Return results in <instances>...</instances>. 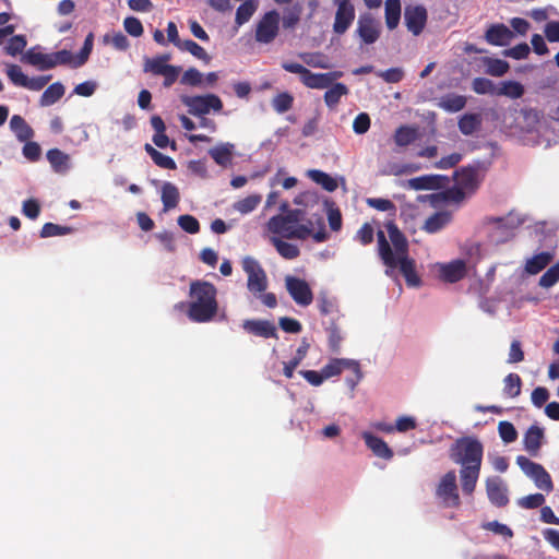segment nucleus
Returning <instances> with one entry per match:
<instances>
[{
	"mask_svg": "<svg viewBox=\"0 0 559 559\" xmlns=\"http://www.w3.org/2000/svg\"><path fill=\"white\" fill-rule=\"evenodd\" d=\"M416 135L417 131L415 128L403 126L396 130L394 141L399 146H406L416 139Z\"/></svg>",
	"mask_w": 559,
	"mask_h": 559,
	"instance_id": "603ef678",
	"label": "nucleus"
},
{
	"mask_svg": "<svg viewBox=\"0 0 559 559\" xmlns=\"http://www.w3.org/2000/svg\"><path fill=\"white\" fill-rule=\"evenodd\" d=\"M235 145L225 142L219 143L212 148L209 150L210 156L215 160V163L222 167H227L231 164L234 157Z\"/></svg>",
	"mask_w": 559,
	"mask_h": 559,
	"instance_id": "a878e982",
	"label": "nucleus"
},
{
	"mask_svg": "<svg viewBox=\"0 0 559 559\" xmlns=\"http://www.w3.org/2000/svg\"><path fill=\"white\" fill-rule=\"evenodd\" d=\"M516 464L520 466L522 472L534 481L538 489L547 492L552 490L550 475L540 464L535 463L523 455L516 457Z\"/></svg>",
	"mask_w": 559,
	"mask_h": 559,
	"instance_id": "0eeeda50",
	"label": "nucleus"
},
{
	"mask_svg": "<svg viewBox=\"0 0 559 559\" xmlns=\"http://www.w3.org/2000/svg\"><path fill=\"white\" fill-rule=\"evenodd\" d=\"M181 102L189 108V112L194 116L207 115L211 111H221L223 103L215 94L200 96H182Z\"/></svg>",
	"mask_w": 559,
	"mask_h": 559,
	"instance_id": "6e6552de",
	"label": "nucleus"
},
{
	"mask_svg": "<svg viewBox=\"0 0 559 559\" xmlns=\"http://www.w3.org/2000/svg\"><path fill=\"white\" fill-rule=\"evenodd\" d=\"M504 393L510 397H515L521 392V378L516 373H509L504 380Z\"/></svg>",
	"mask_w": 559,
	"mask_h": 559,
	"instance_id": "bf43d9fd",
	"label": "nucleus"
},
{
	"mask_svg": "<svg viewBox=\"0 0 559 559\" xmlns=\"http://www.w3.org/2000/svg\"><path fill=\"white\" fill-rule=\"evenodd\" d=\"M64 86L60 82L49 85L40 96L39 105L41 107L51 106L64 95Z\"/></svg>",
	"mask_w": 559,
	"mask_h": 559,
	"instance_id": "c9c22d12",
	"label": "nucleus"
},
{
	"mask_svg": "<svg viewBox=\"0 0 559 559\" xmlns=\"http://www.w3.org/2000/svg\"><path fill=\"white\" fill-rule=\"evenodd\" d=\"M46 157L55 173L64 174L70 169V156L59 148H50Z\"/></svg>",
	"mask_w": 559,
	"mask_h": 559,
	"instance_id": "c756f323",
	"label": "nucleus"
},
{
	"mask_svg": "<svg viewBox=\"0 0 559 559\" xmlns=\"http://www.w3.org/2000/svg\"><path fill=\"white\" fill-rule=\"evenodd\" d=\"M299 57L309 67L318 68V69H329L330 68L328 58L325 56H323L322 53L305 52V53H300Z\"/></svg>",
	"mask_w": 559,
	"mask_h": 559,
	"instance_id": "4d7b16f0",
	"label": "nucleus"
},
{
	"mask_svg": "<svg viewBox=\"0 0 559 559\" xmlns=\"http://www.w3.org/2000/svg\"><path fill=\"white\" fill-rule=\"evenodd\" d=\"M258 9L257 0H247L239 5L236 12L235 22L238 26L247 23Z\"/></svg>",
	"mask_w": 559,
	"mask_h": 559,
	"instance_id": "79ce46f5",
	"label": "nucleus"
},
{
	"mask_svg": "<svg viewBox=\"0 0 559 559\" xmlns=\"http://www.w3.org/2000/svg\"><path fill=\"white\" fill-rule=\"evenodd\" d=\"M309 347H310L309 343L304 338L301 341L299 347L297 348V350L295 353V356L289 361L284 362L283 371H284V374L287 378H289V379L293 378L294 370L305 359V357L307 356Z\"/></svg>",
	"mask_w": 559,
	"mask_h": 559,
	"instance_id": "f704fd0d",
	"label": "nucleus"
},
{
	"mask_svg": "<svg viewBox=\"0 0 559 559\" xmlns=\"http://www.w3.org/2000/svg\"><path fill=\"white\" fill-rule=\"evenodd\" d=\"M455 185L462 192H472L479 185V175L473 168H463L455 173Z\"/></svg>",
	"mask_w": 559,
	"mask_h": 559,
	"instance_id": "412c9836",
	"label": "nucleus"
},
{
	"mask_svg": "<svg viewBox=\"0 0 559 559\" xmlns=\"http://www.w3.org/2000/svg\"><path fill=\"white\" fill-rule=\"evenodd\" d=\"M520 224L513 215L507 217H486L477 226V236L485 238L490 247L504 243L513 236V228Z\"/></svg>",
	"mask_w": 559,
	"mask_h": 559,
	"instance_id": "39448f33",
	"label": "nucleus"
},
{
	"mask_svg": "<svg viewBox=\"0 0 559 559\" xmlns=\"http://www.w3.org/2000/svg\"><path fill=\"white\" fill-rule=\"evenodd\" d=\"M554 259L550 252H539L525 260L524 273L527 275H536L542 272Z\"/></svg>",
	"mask_w": 559,
	"mask_h": 559,
	"instance_id": "b1692460",
	"label": "nucleus"
},
{
	"mask_svg": "<svg viewBox=\"0 0 559 559\" xmlns=\"http://www.w3.org/2000/svg\"><path fill=\"white\" fill-rule=\"evenodd\" d=\"M242 328L248 333L261 337H276V326L267 320H245Z\"/></svg>",
	"mask_w": 559,
	"mask_h": 559,
	"instance_id": "4be33fe9",
	"label": "nucleus"
},
{
	"mask_svg": "<svg viewBox=\"0 0 559 559\" xmlns=\"http://www.w3.org/2000/svg\"><path fill=\"white\" fill-rule=\"evenodd\" d=\"M356 34L364 44L371 45L380 37V25L370 14H361L357 21Z\"/></svg>",
	"mask_w": 559,
	"mask_h": 559,
	"instance_id": "4468645a",
	"label": "nucleus"
},
{
	"mask_svg": "<svg viewBox=\"0 0 559 559\" xmlns=\"http://www.w3.org/2000/svg\"><path fill=\"white\" fill-rule=\"evenodd\" d=\"M7 75L14 85L21 87L26 85L28 79V76L23 73L21 67L17 64H9L7 67Z\"/></svg>",
	"mask_w": 559,
	"mask_h": 559,
	"instance_id": "680f3d73",
	"label": "nucleus"
},
{
	"mask_svg": "<svg viewBox=\"0 0 559 559\" xmlns=\"http://www.w3.org/2000/svg\"><path fill=\"white\" fill-rule=\"evenodd\" d=\"M301 210H290L286 214L272 216L262 228V237L266 241L275 239H307L311 237L317 242L326 239L323 219L321 216L304 221Z\"/></svg>",
	"mask_w": 559,
	"mask_h": 559,
	"instance_id": "f257e3e1",
	"label": "nucleus"
},
{
	"mask_svg": "<svg viewBox=\"0 0 559 559\" xmlns=\"http://www.w3.org/2000/svg\"><path fill=\"white\" fill-rule=\"evenodd\" d=\"M27 41L24 35H15L10 38L5 51L10 56H16L17 53H21L24 48L26 47Z\"/></svg>",
	"mask_w": 559,
	"mask_h": 559,
	"instance_id": "338daca9",
	"label": "nucleus"
},
{
	"mask_svg": "<svg viewBox=\"0 0 559 559\" xmlns=\"http://www.w3.org/2000/svg\"><path fill=\"white\" fill-rule=\"evenodd\" d=\"M385 231H378V250L381 260L386 266V275H392L399 269L411 287H418L420 278L415 271V261L408 255V242L397 227L388 222Z\"/></svg>",
	"mask_w": 559,
	"mask_h": 559,
	"instance_id": "f03ea898",
	"label": "nucleus"
},
{
	"mask_svg": "<svg viewBox=\"0 0 559 559\" xmlns=\"http://www.w3.org/2000/svg\"><path fill=\"white\" fill-rule=\"evenodd\" d=\"M178 48L181 50L190 52L195 58L204 61L205 63H209L211 60V57L207 55V52L197 43L193 40L187 39L179 43Z\"/></svg>",
	"mask_w": 559,
	"mask_h": 559,
	"instance_id": "8fccbe9b",
	"label": "nucleus"
},
{
	"mask_svg": "<svg viewBox=\"0 0 559 559\" xmlns=\"http://www.w3.org/2000/svg\"><path fill=\"white\" fill-rule=\"evenodd\" d=\"M285 286L297 305L309 306L312 302L313 294L306 281L288 275L285 277Z\"/></svg>",
	"mask_w": 559,
	"mask_h": 559,
	"instance_id": "ddd939ff",
	"label": "nucleus"
},
{
	"mask_svg": "<svg viewBox=\"0 0 559 559\" xmlns=\"http://www.w3.org/2000/svg\"><path fill=\"white\" fill-rule=\"evenodd\" d=\"M450 222V213L438 212L426 219L424 229L429 234H435L443 229Z\"/></svg>",
	"mask_w": 559,
	"mask_h": 559,
	"instance_id": "e433bc0d",
	"label": "nucleus"
},
{
	"mask_svg": "<svg viewBox=\"0 0 559 559\" xmlns=\"http://www.w3.org/2000/svg\"><path fill=\"white\" fill-rule=\"evenodd\" d=\"M559 282V261L550 266L539 278L538 285L550 288Z\"/></svg>",
	"mask_w": 559,
	"mask_h": 559,
	"instance_id": "13d9d810",
	"label": "nucleus"
},
{
	"mask_svg": "<svg viewBox=\"0 0 559 559\" xmlns=\"http://www.w3.org/2000/svg\"><path fill=\"white\" fill-rule=\"evenodd\" d=\"M151 126L154 130L153 142L159 148H165L168 145L175 150V143L170 142L169 138L165 134L166 126L159 116H153L151 118Z\"/></svg>",
	"mask_w": 559,
	"mask_h": 559,
	"instance_id": "bb28decb",
	"label": "nucleus"
},
{
	"mask_svg": "<svg viewBox=\"0 0 559 559\" xmlns=\"http://www.w3.org/2000/svg\"><path fill=\"white\" fill-rule=\"evenodd\" d=\"M524 119V129L527 132H533L537 130V127L540 121V114L536 109H525L522 111Z\"/></svg>",
	"mask_w": 559,
	"mask_h": 559,
	"instance_id": "0e129e2a",
	"label": "nucleus"
},
{
	"mask_svg": "<svg viewBox=\"0 0 559 559\" xmlns=\"http://www.w3.org/2000/svg\"><path fill=\"white\" fill-rule=\"evenodd\" d=\"M144 148H145L146 153L151 156L152 160L157 166L165 168V169H175L176 168V163L171 157L158 152L151 144H145Z\"/></svg>",
	"mask_w": 559,
	"mask_h": 559,
	"instance_id": "c03bdc74",
	"label": "nucleus"
},
{
	"mask_svg": "<svg viewBox=\"0 0 559 559\" xmlns=\"http://www.w3.org/2000/svg\"><path fill=\"white\" fill-rule=\"evenodd\" d=\"M524 92V86L516 81H503L497 87V95L506 96L511 99L521 98Z\"/></svg>",
	"mask_w": 559,
	"mask_h": 559,
	"instance_id": "58836bf2",
	"label": "nucleus"
},
{
	"mask_svg": "<svg viewBox=\"0 0 559 559\" xmlns=\"http://www.w3.org/2000/svg\"><path fill=\"white\" fill-rule=\"evenodd\" d=\"M24 60L41 71L53 68L51 53H44L35 49L27 50L24 55Z\"/></svg>",
	"mask_w": 559,
	"mask_h": 559,
	"instance_id": "473e14b6",
	"label": "nucleus"
},
{
	"mask_svg": "<svg viewBox=\"0 0 559 559\" xmlns=\"http://www.w3.org/2000/svg\"><path fill=\"white\" fill-rule=\"evenodd\" d=\"M543 438L544 429L536 425L531 426L524 435V449L531 454H536L542 445Z\"/></svg>",
	"mask_w": 559,
	"mask_h": 559,
	"instance_id": "c85d7f7f",
	"label": "nucleus"
},
{
	"mask_svg": "<svg viewBox=\"0 0 559 559\" xmlns=\"http://www.w3.org/2000/svg\"><path fill=\"white\" fill-rule=\"evenodd\" d=\"M401 9L402 7L400 0L385 1V23L388 28L394 29L399 25Z\"/></svg>",
	"mask_w": 559,
	"mask_h": 559,
	"instance_id": "a19ab883",
	"label": "nucleus"
},
{
	"mask_svg": "<svg viewBox=\"0 0 559 559\" xmlns=\"http://www.w3.org/2000/svg\"><path fill=\"white\" fill-rule=\"evenodd\" d=\"M483 444L475 438L459 439L451 448L452 461L461 466L460 481L462 491L471 496L478 481L483 461Z\"/></svg>",
	"mask_w": 559,
	"mask_h": 559,
	"instance_id": "7ed1b4c3",
	"label": "nucleus"
},
{
	"mask_svg": "<svg viewBox=\"0 0 559 559\" xmlns=\"http://www.w3.org/2000/svg\"><path fill=\"white\" fill-rule=\"evenodd\" d=\"M103 40L106 45H111L117 50H126L129 47V40L122 32L107 33Z\"/></svg>",
	"mask_w": 559,
	"mask_h": 559,
	"instance_id": "864d4df0",
	"label": "nucleus"
},
{
	"mask_svg": "<svg viewBox=\"0 0 559 559\" xmlns=\"http://www.w3.org/2000/svg\"><path fill=\"white\" fill-rule=\"evenodd\" d=\"M188 317L194 322H209L217 312L216 288L207 282L191 284Z\"/></svg>",
	"mask_w": 559,
	"mask_h": 559,
	"instance_id": "20e7f679",
	"label": "nucleus"
},
{
	"mask_svg": "<svg viewBox=\"0 0 559 559\" xmlns=\"http://www.w3.org/2000/svg\"><path fill=\"white\" fill-rule=\"evenodd\" d=\"M241 264L248 275V289L253 294L263 293L267 287V278L260 263L251 257H245Z\"/></svg>",
	"mask_w": 559,
	"mask_h": 559,
	"instance_id": "1a4fd4ad",
	"label": "nucleus"
},
{
	"mask_svg": "<svg viewBox=\"0 0 559 559\" xmlns=\"http://www.w3.org/2000/svg\"><path fill=\"white\" fill-rule=\"evenodd\" d=\"M171 66L168 64V56H159V57L146 60L144 70L147 72H152L153 74L162 75Z\"/></svg>",
	"mask_w": 559,
	"mask_h": 559,
	"instance_id": "09e8293b",
	"label": "nucleus"
},
{
	"mask_svg": "<svg viewBox=\"0 0 559 559\" xmlns=\"http://www.w3.org/2000/svg\"><path fill=\"white\" fill-rule=\"evenodd\" d=\"M417 419L411 415H401L395 419L394 431L405 433L417 428Z\"/></svg>",
	"mask_w": 559,
	"mask_h": 559,
	"instance_id": "052dcab7",
	"label": "nucleus"
},
{
	"mask_svg": "<svg viewBox=\"0 0 559 559\" xmlns=\"http://www.w3.org/2000/svg\"><path fill=\"white\" fill-rule=\"evenodd\" d=\"M73 233V228L70 226H61L53 223H46L40 229L41 238H49L55 236H64Z\"/></svg>",
	"mask_w": 559,
	"mask_h": 559,
	"instance_id": "3c124183",
	"label": "nucleus"
},
{
	"mask_svg": "<svg viewBox=\"0 0 559 559\" xmlns=\"http://www.w3.org/2000/svg\"><path fill=\"white\" fill-rule=\"evenodd\" d=\"M342 75L343 73L341 71L314 73L308 70L306 75L302 78L301 83L308 88L324 90L328 88L333 82H335Z\"/></svg>",
	"mask_w": 559,
	"mask_h": 559,
	"instance_id": "dca6fc26",
	"label": "nucleus"
},
{
	"mask_svg": "<svg viewBox=\"0 0 559 559\" xmlns=\"http://www.w3.org/2000/svg\"><path fill=\"white\" fill-rule=\"evenodd\" d=\"M22 148L23 156L29 162H37L41 155V147L37 142L31 140L24 142Z\"/></svg>",
	"mask_w": 559,
	"mask_h": 559,
	"instance_id": "774afa93",
	"label": "nucleus"
},
{
	"mask_svg": "<svg viewBox=\"0 0 559 559\" xmlns=\"http://www.w3.org/2000/svg\"><path fill=\"white\" fill-rule=\"evenodd\" d=\"M436 496L444 507L455 508L460 506L461 500L454 471L445 473L440 478L436 487Z\"/></svg>",
	"mask_w": 559,
	"mask_h": 559,
	"instance_id": "423d86ee",
	"label": "nucleus"
},
{
	"mask_svg": "<svg viewBox=\"0 0 559 559\" xmlns=\"http://www.w3.org/2000/svg\"><path fill=\"white\" fill-rule=\"evenodd\" d=\"M498 431H499L500 438L506 443H511V442L515 441L518 438V431H516L515 427L513 426V424H511L509 421H500L498 425Z\"/></svg>",
	"mask_w": 559,
	"mask_h": 559,
	"instance_id": "69168bd1",
	"label": "nucleus"
},
{
	"mask_svg": "<svg viewBox=\"0 0 559 559\" xmlns=\"http://www.w3.org/2000/svg\"><path fill=\"white\" fill-rule=\"evenodd\" d=\"M269 242L275 247L278 254L284 259L292 260L299 255L298 247L293 243L286 242L284 239H275Z\"/></svg>",
	"mask_w": 559,
	"mask_h": 559,
	"instance_id": "49530a36",
	"label": "nucleus"
},
{
	"mask_svg": "<svg viewBox=\"0 0 559 559\" xmlns=\"http://www.w3.org/2000/svg\"><path fill=\"white\" fill-rule=\"evenodd\" d=\"M261 201L262 197L260 194H250L233 203V209L241 215H247L253 212Z\"/></svg>",
	"mask_w": 559,
	"mask_h": 559,
	"instance_id": "ea45409f",
	"label": "nucleus"
},
{
	"mask_svg": "<svg viewBox=\"0 0 559 559\" xmlns=\"http://www.w3.org/2000/svg\"><path fill=\"white\" fill-rule=\"evenodd\" d=\"M280 29V14L276 11L265 13L257 23L255 40L260 44H269L275 39Z\"/></svg>",
	"mask_w": 559,
	"mask_h": 559,
	"instance_id": "9b49d317",
	"label": "nucleus"
},
{
	"mask_svg": "<svg viewBox=\"0 0 559 559\" xmlns=\"http://www.w3.org/2000/svg\"><path fill=\"white\" fill-rule=\"evenodd\" d=\"M345 369L354 371L358 379H360L359 364L354 359L348 358H333L321 369L325 380L341 374Z\"/></svg>",
	"mask_w": 559,
	"mask_h": 559,
	"instance_id": "f3484780",
	"label": "nucleus"
},
{
	"mask_svg": "<svg viewBox=\"0 0 559 559\" xmlns=\"http://www.w3.org/2000/svg\"><path fill=\"white\" fill-rule=\"evenodd\" d=\"M486 489L490 502L495 506L502 507L508 503V487L502 478L498 476L487 478Z\"/></svg>",
	"mask_w": 559,
	"mask_h": 559,
	"instance_id": "2eb2a0df",
	"label": "nucleus"
},
{
	"mask_svg": "<svg viewBox=\"0 0 559 559\" xmlns=\"http://www.w3.org/2000/svg\"><path fill=\"white\" fill-rule=\"evenodd\" d=\"M486 39L495 46H506L513 39V32L503 24L492 25L486 32Z\"/></svg>",
	"mask_w": 559,
	"mask_h": 559,
	"instance_id": "393cba45",
	"label": "nucleus"
},
{
	"mask_svg": "<svg viewBox=\"0 0 559 559\" xmlns=\"http://www.w3.org/2000/svg\"><path fill=\"white\" fill-rule=\"evenodd\" d=\"M162 201L166 210L173 209L178 204L179 191L176 186L170 182H165L162 186Z\"/></svg>",
	"mask_w": 559,
	"mask_h": 559,
	"instance_id": "37998d69",
	"label": "nucleus"
},
{
	"mask_svg": "<svg viewBox=\"0 0 559 559\" xmlns=\"http://www.w3.org/2000/svg\"><path fill=\"white\" fill-rule=\"evenodd\" d=\"M348 92V87L345 84L333 82L324 93L325 105L331 109L335 108L341 102V98L346 96Z\"/></svg>",
	"mask_w": 559,
	"mask_h": 559,
	"instance_id": "72a5a7b5",
	"label": "nucleus"
},
{
	"mask_svg": "<svg viewBox=\"0 0 559 559\" xmlns=\"http://www.w3.org/2000/svg\"><path fill=\"white\" fill-rule=\"evenodd\" d=\"M497 87L495 83L485 78H476L473 81V90L477 94H495L497 95Z\"/></svg>",
	"mask_w": 559,
	"mask_h": 559,
	"instance_id": "e2e57ef3",
	"label": "nucleus"
},
{
	"mask_svg": "<svg viewBox=\"0 0 559 559\" xmlns=\"http://www.w3.org/2000/svg\"><path fill=\"white\" fill-rule=\"evenodd\" d=\"M10 129L20 142L28 141L34 136V130L20 115L11 117Z\"/></svg>",
	"mask_w": 559,
	"mask_h": 559,
	"instance_id": "cd10ccee",
	"label": "nucleus"
},
{
	"mask_svg": "<svg viewBox=\"0 0 559 559\" xmlns=\"http://www.w3.org/2000/svg\"><path fill=\"white\" fill-rule=\"evenodd\" d=\"M293 103L294 97L292 94L287 92L280 93L272 99V106L274 110L278 114H284L292 108Z\"/></svg>",
	"mask_w": 559,
	"mask_h": 559,
	"instance_id": "5fc2aeb1",
	"label": "nucleus"
},
{
	"mask_svg": "<svg viewBox=\"0 0 559 559\" xmlns=\"http://www.w3.org/2000/svg\"><path fill=\"white\" fill-rule=\"evenodd\" d=\"M437 105L448 112H456L465 107L466 97L454 93L445 94L438 99Z\"/></svg>",
	"mask_w": 559,
	"mask_h": 559,
	"instance_id": "7c9ffc66",
	"label": "nucleus"
},
{
	"mask_svg": "<svg viewBox=\"0 0 559 559\" xmlns=\"http://www.w3.org/2000/svg\"><path fill=\"white\" fill-rule=\"evenodd\" d=\"M480 122L481 119L479 115H464L459 121V129L463 134L469 135L473 134L479 128Z\"/></svg>",
	"mask_w": 559,
	"mask_h": 559,
	"instance_id": "a18cd8bd",
	"label": "nucleus"
},
{
	"mask_svg": "<svg viewBox=\"0 0 559 559\" xmlns=\"http://www.w3.org/2000/svg\"><path fill=\"white\" fill-rule=\"evenodd\" d=\"M405 24L415 36L419 35L427 22V11L421 5L407 7L405 9Z\"/></svg>",
	"mask_w": 559,
	"mask_h": 559,
	"instance_id": "a211bd4d",
	"label": "nucleus"
},
{
	"mask_svg": "<svg viewBox=\"0 0 559 559\" xmlns=\"http://www.w3.org/2000/svg\"><path fill=\"white\" fill-rule=\"evenodd\" d=\"M355 20V8L353 4L336 5L333 32L337 35L344 34Z\"/></svg>",
	"mask_w": 559,
	"mask_h": 559,
	"instance_id": "6ab92c4d",
	"label": "nucleus"
},
{
	"mask_svg": "<svg viewBox=\"0 0 559 559\" xmlns=\"http://www.w3.org/2000/svg\"><path fill=\"white\" fill-rule=\"evenodd\" d=\"M361 438L365 441L367 448L378 457L383 460H391L393 457V451L390 449L388 443L380 437H377L370 431H362Z\"/></svg>",
	"mask_w": 559,
	"mask_h": 559,
	"instance_id": "aec40b11",
	"label": "nucleus"
},
{
	"mask_svg": "<svg viewBox=\"0 0 559 559\" xmlns=\"http://www.w3.org/2000/svg\"><path fill=\"white\" fill-rule=\"evenodd\" d=\"M490 249L491 247L486 239L477 236V231L475 233V238L467 239L460 246V251L467 265L478 263L489 254Z\"/></svg>",
	"mask_w": 559,
	"mask_h": 559,
	"instance_id": "f8f14e48",
	"label": "nucleus"
},
{
	"mask_svg": "<svg viewBox=\"0 0 559 559\" xmlns=\"http://www.w3.org/2000/svg\"><path fill=\"white\" fill-rule=\"evenodd\" d=\"M486 72L493 76H502L509 71V63L501 59L485 58Z\"/></svg>",
	"mask_w": 559,
	"mask_h": 559,
	"instance_id": "de8ad7c7",
	"label": "nucleus"
},
{
	"mask_svg": "<svg viewBox=\"0 0 559 559\" xmlns=\"http://www.w3.org/2000/svg\"><path fill=\"white\" fill-rule=\"evenodd\" d=\"M307 176L329 192H333L337 189L338 185L336 179L324 171L310 169L307 171Z\"/></svg>",
	"mask_w": 559,
	"mask_h": 559,
	"instance_id": "4c0bfd02",
	"label": "nucleus"
},
{
	"mask_svg": "<svg viewBox=\"0 0 559 559\" xmlns=\"http://www.w3.org/2000/svg\"><path fill=\"white\" fill-rule=\"evenodd\" d=\"M420 169L421 166L417 163L391 162L385 165L382 173L389 176H404L414 174Z\"/></svg>",
	"mask_w": 559,
	"mask_h": 559,
	"instance_id": "2f4dec72",
	"label": "nucleus"
},
{
	"mask_svg": "<svg viewBox=\"0 0 559 559\" xmlns=\"http://www.w3.org/2000/svg\"><path fill=\"white\" fill-rule=\"evenodd\" d=\"M93 40L94 36L92 33H90L83 44V47L81 48L80 52L74 56V62L73 68H80L88 60V57L93 49Z\"/></svg>",
	"mask_w": 559,
	"mask_h": 559,
	"instance_id": "6e6d98bb",
	"label": "nucleus"
},
{
	"mask_svg": "<svg viewBox=\"0 0 559 559\" xmlns=\"http://www.w3.org/2000/svg\"><path fill=\"white\" fill-rule=\"evenodd\" d=\"M466 261L464 259H454L450 262H438L432 265V270L438 277L447 283H456L467 274Z\"/></svg>",
	"mask_w": 559,
	"mask_h": 559,
	"instance_id": "9d476101",
	"label": "nucleus"
},
{
	"mask_svg": "<svg viewBox=\"0 0 559 559\" xmlns=\"http://www.w3.org/2000/svg\"><path fill=\"white\" fill-rule=\"evenodd\" d=\"M442 181L443 177L440 175H425L407 180L405 187L415 191L436 190L443 186Z\"/></svg>",
	"mask_w": 559,
	"mask_h": 559,
	"instance_id": "5701e85b",
	"label": "nucleus"
}]
</instances>
